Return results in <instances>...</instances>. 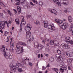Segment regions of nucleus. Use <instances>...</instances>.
<instances>
[{
  "instance_id": "1",
  "label": "nucleus",
  "mask_w": 73,
  "mask_h": 73,
  "mask_svg": "<svg viewBox=\"0 0 73 73\" xmlns=\"http://www.w3.org/2000/svg\"><path fill=\"white\" fill-rule=\"evenodd\" d=\"M56 60L57 62H62L63 61L62 57L59 54H56Z\"/></svg>"
},
{
  "instance_id": "2",
  "label": "nucleus",
  "mask_w": 73,
  "mask_h": 73,
  "mask_svg": "<svg viewBox=\"0 0 73 73\" xmlns=\"http://www.w3.org/2000/svg\"><path fill=\"white\" fill-rule=\"evenodd\" d=\"M35 48H37L39 50H42L43 48H44V46L37 42L35 43Z\"/></svg>"
},
{
  "instance_id": "3",
  "label": "nucleus",
  "mask_w": 73,
  "mask_h": 73,
  "mask_svg": "<svg viewBox=\"0 0 73 73\" xmlns=\"http://www.w3.org/2000/svg\"><path fill=\"white\" fill-rule=\"evenodd\" d=\"M48 30L50 32H53L54 30H55V28L53 24H50V25L48 26Z\"/></svg>"
},
{
  "instance_id": "4",
  "label": "nucleus",
  "mask_w": 73,
  "mask_h": 73,
  "mask_svg": "<svg viewBox=\"0 0 73 73\" xmlns=\"http://www.w3.org/2000/svg\"><path fill=\"white\" fill-rule=\"evenodd\" d=\"M1 23H0V28L1 29H3L4 27H5V24H7V22L6 21H2L1 22Z\"/></svg>"
},
{
  "instance_id": "5",
  "label": "nucleus",
  "mask_w": 73,
  "mask_h": 73,
  "mask_svg": "<svg viewBox=\"0 0 73 73\" xmlns=\"http://www.w3.org/2000/svg\"><path fill=\"white\" fill-rule=\"evenodd\" d=\"M68 23H66V22L64 23L62 26H60V28L62 29H63L64 30L65 29H66L68 27Z\"/></svg>"
},
{
  "instance_id": "6",
  "label": "nucleus",
  "mask_w": 73,
  "mask_h": 73,
  "mask_svg": "<svg viewBox=\"0 0 73 73\" xmlns=\"http://www.w3.org/2000/svg\"><path fill=\"white\" fill-rule=\"evenodd\" d=\"M69 38H70L69 36L66 37L65 39L66 42H67L68 44H69L70 43V44H71L72 45H73V40L70 41V40H69Z\"/></svg>"
},
{
  "instance_id": "7",
  "label": "nucleus",
  "mask_w": 73,
  "mask_h": 73,
  "mask_svg": "<svg viewBox=\"0 0 73 73\" xmlns=\"http://www.w3.org/2000/svg\"><path fill=\"white\" fill-rule=\"evenodd\" d=\"M25 29L27 32H31L30 31L31 30V26L29 24H27L25 27Z\"/></svg>"
},
{
  "instance_id": "8",
  "label": "nucleus",
  "mask_w": 73,
  "mask_h": 73,
  "mask_svg": "<svg viewBox=\"0 0 73 73\" xmlns=\"http://www.w3.org/2000/svg\"><path fill=\"white\" fill-rule=\"evenodd\" d=\"M31 32H26V36H27V38L28 40V41H31V40H32V38H30V36H31Z\"/></svg>"
},
{
  "instance_id": "9",
  "label": "nucleus",
  "mask_w": 73,
  "mask_h": 73,
  "mask_svg": "<svg viewBox=\"0 0 73 73\" xmlns=\"http://www.w3.org/2000/svg\"><path fill=\"white\" fill-rule=\"evenodd\" d=\"M60 3L63 4V5H68L69 4V2L67 0H61L60 1Z\"/></svg>"
},
{
  "instance_id": "10",
  "label": "nucleus",
  "mask_w": 73,
  "mask_h": 73,
  "mask_svg": "<svg viewBox=\"0 0 73 73\" xmlns=\"http://www.w3.org/2000/svg\"><path fill=\"white\" fill-rule=\"evenodd\" d=\"M61 45L62 46L64 49H69L70 47V46L68 45V44H66L63 43Z\"/></svg>"
},
{
  "instance_id": "11",
  "label": "nucleus",
  "mask_w": 73,
  "mask_h": 73,
  "mask_svg": "<svg viewBox=\"0 0 73 73\" xmlns=\"http://www.w3.org/2000/svg\"><path fill=\"white\" fill-rule=\"evenodd\" d=\"M10 66L11 68V72H15L16 68L13 65V64H10Z\"/></svg>"
},
{
  "instance_id": "12",
  "label": "nucleus",
  "mask_w": 73,
  "mask_h": 73,
  "mask_svg": "<svg viewBox=\"0 0 73 73\" xmlns=\"http://www.w3.org/2000/svg\"><path fill=\"white\" fill-rule=\"evenodd\" d=\"M22 50H23V48L20 46L17 48L16 52L18 54H20L21 53H22Z\"/></svg>"
},
{
  "instance_id": "13",
  "label": "nucleus",
  "mask_w": 73,
  "mask_h": 73,
  "mask_svg": "<svg viewBox=\"0 0 73 73\" xmlns=\"http://www.w3.org/2000/svg\"><path fill=\"white\" fill-rule=\"evenodd\" d=\"M48 11H50L51 13H52L53 14H56V10L54 9H48Z\"/></svg>"
},
{
  "instance_id": "14",
  "label": "nucleus",
  "mask_w": 73,
  "mask_h": 73,
  "mask_svg": "<svg viewBox=\"0 0 73 73\" xmlns=\"http://www.w3.org/2000/svg\"><path fill=\"white\" fill-rule=\"evenodd\" d=\"M2 48H0V50L2 51V52H3L4 53L5 52V47L4 46V45H2Z\"/></svg>"
},
{
  "instance_id": "15",
  "label": "nucleus",
  "mask_w": 73,
  "mask_h": 73,
  "mask_svg": "<svg viewBox=\"0 0 73 73\" xmlns=\"http://www.w3.org/2000/svg\"><path fill=\"white\" fill-rule=\"evenodd\" d=\"M65 65H64V64H60V66H61L62 68H63V70H67V68L65 66Z\"/></svg>"
},
{
  "instance_id": "16",
  "label": "nucleus",
  "mask_w": 73,
  "mask_h": 73,
  "mask_svg": "<svg viewBox=\"0 0 73 73\" xmlns=\"http://www.w3.org/2000/svg\"><path fill=\"white\" fill-rule=\"evenodd\" d=\"M19 21L20 20L19 19L17 18L15 19V21L17 25H19V24H20V22Z\"/></svg>"
},
{
  "instance_id": "17",
  "label": "nucleus",
  "mask_w": 73,
  "mask_h": 73,
  "mask_svg": "<svg viewBox=\"0 0 73 73\" xmlns=\"http://www.w3.org/2000/svg\"><path fill=\"white\" fill-rule=\"evenodd\" d=\"M4 57L6 58H7V59H8V58H9V55L8 54H7V53L5 52H4Z\"/></svg>"
},
{
  "instance_id": "18",
  "label": "nucleus",
  "mask_w": 73,
  "mask_h": 73,
  "mask_svg": "<svg viewBox=\"0 0 73 73\" xmlns=\"http://www.w3.org/2000/svg\"><path fill=\"white\" fill-rule=\"evenodd\" d=\"M17 10L18 11V13L19 14L21 13V8L20 7H17Z\"/></svg>"
},
{
  "instance_id": "19",
  "label": "nucleus",
  "mask_w": 73,
  "mask_h": 73,
  "mask_svg": "<svg viewBox=\"0 0 73 73\" xmlns=\"http://www.w3.org/2000/svg\"><path fill=\"white\" fill-rule=\"evenodd\" d=\"M52 70L55 71V72H57L58 71V70L56 68H51Z\"/></svg>"
},
{
  "instance_id": "20",
  "label": "nucleus",
  "mask_w": 73,
  "mask_h": 73,
  "mask_svg": "<svg viewBox=\"0 0 73 73\" xmlns=\"http://www.w3.org/2000/svg\"><path fill=\"white\" fill-rule=\"evenodd\" d=\"M19 44H20V45H22L23 46H26V44L25 43L22 42H19Z\"/></svg>"
},
{
  "instance_id": "21",
  "label": "nucleus",
  "mask_w": 73,
  "mask_h": 73,
  "mask_svg": "<svg viewBox=\"0 0 73 73\" xmlns=\"http://www.w3.org/2000/svg\"><path fill=\"white\" fill-rule=\"evenodd\" d=\"M40 39H41V40H42V42L43 43V44H44L46 40L45 39H44V38H41Z\"/></svg>"
},
{
  "instance_id": "22",
  "label": "nucleus",
  "mask_w": 73,
  "mask_h": 73,
  "mask_svg": "<svg viewBox=\"0 0 73 73\" xmlns=\"http://www.w3.org/2000/svg\"><path fill=\"white\" fill-rule=\"evenodd\" d=\"M50 45H54V41L53 40H50Z\"/></svg>"
},
{
  "instance_id": "23",
  "label": "nucleus",
  "mask_w": 73,
  "mask_h": 73,
  "mask_svg": "<svg viewBox=\"0 0 73 73\" xmlns=\"http://www.w3.org/2000/svg\"><path fill=\"white\" fill-rule=\"evenodd\" d=\"M21 24L23 25H25V24H26V22L25 21V20H22V21H21Z\"/></svg>"
},
{
  "instance_id": "24",
  "label": "nucleus",
  "mask_w": 73,
  "mask_h": 73,
  "mask_svg": "<svg viewBox=\"0 0 73 73\" xmlns=\"http://www.w3.org/2000/svg\"><path fill=\"white\" fill-rule=\"evenodd\" d=\"M16 1L19 2H20L21 1V3H24L25 0H16Z\"/></svg>"
},
{
  "instance_id": "25",
  "label": "nucleus",
  "mask_w": 73,
  "mask_h": 73,
  "mask_svg": "<svg viewBox=\"0 0 73 73\" xmlns=\"http://www.w3.org/2000/svg\"><path fill=\"white\" fill-rule=\"evenodd\" d=\"M11 49H9V51L12 52H14V49H13V47H11Z\"/></svg>"
},
{
  "instance_id": "26",
  "label": "nucleus",
  "mask_w": 73,
  "mask_h": 73,
  "mask_svg": "<svg viewBox=\"0 0 73 73\" xmlns=\"http://www.w3.org/2000/svg\"><path fill=\"white\" fill-rule=\"evenodd\" d=\"M58 44H59V43H58V42L57 41H54V45H58Z\"/></svg>"
},
{
  "instance_id": "27",
  "label": "nucleus",
  "mask_w": 73,
  "mask_h": 73,
  "mask_svg": "<svg viewBox=\"0 0 73 73\" xmlns=\"http://www.w3.org/2000/svg\"><path fill=\"white\" fill-rule=\"evenodd\" d=\"M7 13L9 14V15L11 16H12V14L11 13V11L9 10H8L7 11Z\"/></svg>"
},
{
  "instance_id": "28",
  "label": "nucleus",
  "mask_w": 73,
  "mask_h": 73,
  "mask_svg": "<svg viewBox=\"0 0 73 73\" xmlns=\"http://www.w3.org/2000/svg\"><path fill=\"white\" fill-rule=\"evenodd\" d=\"M67 62L68 64H70L72 62V60L71 59H68L67 60Z\"/></svg>"
},
{
  "instance_id": "29",
  "label": "nucleus",
  "mask_w": 73,
  "mask_h": 73,
  "mask_svg": "<svg viewBox=\"0 0 73 73\" xmlns=\"http://www.w3.org/2000/svg\"><path fill=\"white\" fill-rule=\"evenodd\" d=\"M66 56H68V57H71V56H70V54H69V53L66 52Z\"/></svg>"
},
{
  "instance_id": "30",
  "label": "nucleus",
  "mask_w": 73,
  "mask_h": 73,
  "mask_svg": "<svg viewBox=\"0 0 73 73\" xmlns=\"http://www.w3.org/2000/svg\"><path fill=\"white\" fill-rule=\"evenodd\" d=\"M53 1L55 3H56V4L58 3L59 1L58 0H53Z\"/></svg>"
},
{
  "instance_id": "31",
  "label": "nucleus",
  "mask_w": 73,
  "mask_h": 73,
  "mask_svg": "<svg viewBox=\"0 0 73 73\" xmlns=\"http://www.w3.org/2000/svg\"><path fill=\"white\" fill-rule=\"evenodd\" d=\"M18 70L19 72H23V70L21 68L18 69Z\"/></svg>"
},
{
  "instance_id": "32",
  "label": "nucleus",
  "mask_w": 73,
  "mask_h": 73,
  "mask_svg": "<svg viewBox=\"0 0 73 73\" xmlns=\"http://www.w3.org/2000/svg\"><path fill=\"white\" fill-rule=\"evenodd\" d=\"M49 60L50 61L52 62V61H53L54 60V58H50Z\"/></svg>"
},
{
  "instance_id": "33",
  "label": "nucleus",
  "mask_w": 73,
  "mask_h": 73,
  "mask_svg": "<svg viewBox=\"0 0 73 73\" xmlns=\"http://www.w3.org/2000/svg\"><path fill=\"white\" fill-rule=\"evenodd\" d=\"M20 2H19V1H17V3L15 4V5H20Z\"/></svg>"
},
{
  "instance_id": "34",
  "label": "nucleus",
  "mask_w": 73,
  "mask_h": 73,
  "mask_svg": "<svg viewBox=\"0 0 73 73\" xmlns=\"http://www.w3.org/2000/svg\"><path fill=\"white\" fill-rule=\"evenodd\" d=\"M43 23H44V25L48 24V22L47 21H44L43 22Z\"/></svg>"
},
{
  "instance_id": "35",
  "label": "nucleus",
  "mask_w": 73,
  "mask_h": 73,
  "mask_svg": "<svg viewBox=\"0 0 73 73\" xmlns=\"http://www.w3.org/2000/svg\"><path fill=\"white\" fill-rule=\"evenodd\" d=\"M10 46L11 48L14 47V46L13 45V44L11 43L10 44Z\"/></svg>"
},
{
  "instance_id": "36",
  "label": "nucleus",
  "mask_w": 73,
  "mask_h": 73,
  "mask_svg": "<svg viewBox=\"0 0 73 73\" xmlns=\"http://www.w3.org/2000/svg\"><path fill=\"white\" fill-rule=\"evenodd\" d=\"M57 52L58 54H61V51H60L59 50H58L57 51Z\"/></svg>"
},
{
  "instance_id": "37",
  "label": "nucleus",
  "mask_w": 73,
  "mask_h": 73,
  "mask_svg": "<svg viewBox=\"0 0 73 73\" xmlns=\"http://www.w3.org/2000/svg\"><path fill=\"white\" fill-rule=\"evenodd\" d=\"M39 4L40 5H42V4H43V3H42V2L41 1H39Z\"/></svg>"
},
{
  "instance_id": "38",
  "label": "nucleus",
  "mask_w": 73,
  "mask_h": 73,
  "mask_svg": "<svg viewBox=\"0 0 73 73\" xmlns=\"http://www.w3.org/2000/svg\"><path fill=\"white\" fill-rule=\"evenodd\" d=\"M59 20H59L58 19H56L55 20V21H56V22L57 23H58Z\"/></svg>"
},
{
  "instance_id": "39",
  "label": "nucleus",
  "mask_w": 73,
  "mask_h": 73,
  "mask_svg": "<svg viewBox=\"0 0 73 73\" xmlns=\"http://www.w3.org/2000/svg\"><path fill=\"white\" fill-rule=\"evenodd\" d=\"M68 12V9H65L64 10V12L65 13H67V12Z\"/></svg>"
},
{
  "instance_id": "40",
  "label": "nucleus",
  "mask_w": 73,
  "mask_h": 73,
  "mask_svg": "<svg viewBox=\"0 0 73 73\" xmlns=\"http://www.w3.org/2000/svg\"><path fill=\"white\" fill-rule=\"evenodd\" d=\"M62 23V21L60 20H59L58 23H59V24H61V23Z\"/></svg>"
},
{
  "instance_id": "41",
  "label": "nucleus",
  "mask_w": 73,
  "mask_h": 73,
  "mask_svg": "<svg viewBox=\"0 0 73 73\" xmlns=\"http://www.w3.org/2000/svg\"><path fill=\"white\" fill-rule=\"evenodd\" d=\"M30 4L31 5H32V6H34L35 5L34 4H33V3L32 2H30Z\"/></svg>"
},
{
  "instance_id": "42",
  "label": "nucleus",
  "mask_w": 73,
  "mask_h": 73,
  "mask_svg": "<svg viewBox=\"0 0 73 73\" xmlns=\"http://www.w3.org/2000/svg\"><path fill=\"white\" fill-rule=\"evenodd\" d=\"M21 19L22 20L21 21H22V20H24V17L23 16H22L21 17Z\"/></svg>"
},
{
  "instance_id": "43",
  "label": "nucleus",
  "mask_w": 73,
  "mask_h": 73,
  "mask_svg": "<svg viewBox=\"0 0 73 73\" xmlns=\"http://www.w3.org/2000/svg\"><path fill=\"white\" fill-rule=\"evenodd\" d=\"M20 65L21 67H24L25 66V65L24 64H21Z\"/></svg>"
},
{
  "instance_id": "44",
  "label": "nucleus",
  "mask_w": 73,
  "mask_h": 73,
  "mask_svg": "<svg viewBox=\"0 0 73 73\" xmlns=\"http://www.w3.org/2000/svg\"><path fill=\"white\" fill-rule=\"evenodd\" d=\"M19 65L18 64L15 65V66H14V67H15V68H19Z\"/></svg>"
},
{
  "instance_id": "45",
  "label": "nucleus",
  "mask_w": 73,
  "mask_h": 73,
  "mask_svg": "<svg viewBox=\"0 0 73 73\" xmlns=\"http://www.w3.org/2000/svg\"><path fill=\"white\" fill-rule=\"evenodd\" d=\"M9 58H10V59H11L12 58V56L11 55H10L9 56Z\"/></svg>"
},
{
  "instance_id": "46",
  "label": "nucleus",
  "mask_w": 73,
  "mask_h": 73,
  "mask_svg": "<svg viewBox=\"0 0 73 73\" xmlns=\"http://www.w3.org/2000/svg\"><path fill=\"white\" fill-rule=\"evenodd\" d=\"M56 4H58V5L60 7L61 5V4H60V2H59V1L58 3H57Z\"/></svg>"
},
{
  "instance_id": "47",
  "label": "nucleus",
  "mask_w": 73,
  "mask_h": 73,
  "mask_svg": "<svg viewBox=\"0 0 73 73\" xmlns=\"http://www.w3.org/2000/svg\"><path fill=\"white\" fill-rule=\"evenodd\" d=\"M0 5H1V6H4V4H3V3H2V2H1L0 3Z\"/></svg>"
},
{
  "instance_id": "48",
  "label": "nucleus",
  "mask_w": 73,
  "mask_h": 73,
  "mask_svg": "<svg viewBox=\"0 0 73 73\" xmlns=\"http://www.w3.org/2000/svg\"><path fill=\"white\" fill-rule=\"evenodd\" d=\"M24 58L25 60H29V58H26L25 57H24Z\"/></svg>"
},
{
  "instance_id": "49",
  "label": "nucleus",
  "mask_w": 73,
  "mask_h": 73,
  "mask_svg": "<svg viewBox=\"0 0 73 73\" xmlns=\"http://www.w3.org/2000/svg\"><path fill=\"white\" fill-rule=\"evenodd\" d=\"M60 70L62 72H63V71H64V70H63L62 68H60Z\"/></svg>"
},
{
  "instance_id": "50",
  "label": "nucleus",
  "mask_w": 73,
  "mask_h": 73,
  "mask_svg": "<svg viewBox=\"0 0 73 73\" xmlns=\"http://www.w3.org/2000/svg\"><path fill=\"white\" fill-rule=\"evenodd\" d=\"M44 25V28H47V27H48V24H46V25Z\"/></svg>"
},
{
  "instance_id": "51",
  "label": "nucleus",
  "mask_w": 73,
  "mask_h": 73,
  "mask_svg": "<svg viewBox=\"0 0 73 73\" xmlns=\"http://www.w3.org/2000/svg\"><path fill=\"white\" fill-rule=\"evenodd\" d=\"M42 69H43V70H45V69H46V68H45V67L44 66H43L42 67Z\"/></svg>"
},
{
  "instance_id": "52",
  "label": "nucleus",
  "mask_w": 73,
  "mask_h": 73,
  "mask_svg": "<svg viewBox=\"0 0 73 73\" xmlns=\"http://www.w3.org/2000/svg\"><path fill=\"white\" fill-rule=\"evenodd\" d=\"M13 10L14 11H15V13H17V11L16 10H15V9H13Z\"/></svg>"
},
{
  "instance_id": "53",
  "label": "nucleus",
  "mask_w": 73,
  "mask_h": 73,
  "mask_svg": "<svg viewBox=\"0 0 73 73\" xmlns=\"http://www.w3.org/2000/svg\"><path fill=\"white\" fill-rule=\"evenodd\" d=\"M70 32L72 31V28H71L70 27Z\"/></svg>"
},
{
  "instance_id": "54",
  "label": "nucleus",
  "mask_w": 73,
  "mask_h": 73,
  "mask_svg": "<svg viewBox=\"0 0 73 73\" xmlns=\"http://www.w3.org/2000/svg\"><path fill=\"white\" fill-rule=\"evenodd\" d=\"M12 23V21H9V23L8 24H11Z\"/></svg>"
},
{
  "instance_id": "55",
  "label": "nucleus",
  "mask_w": 73,
  "mask_h": 73,
  "mask_svg": "<svg viewBox=\"0 0 73 73\" xmlns=\"http://www.w3.org/2000/svg\"><path fill=\"white\" fill-rule=\"evenodd\" d=\"M45 56H46V57H48V56H49V55L48 54H44Z\"/></svg>"
},
{
  "instance_id": "56",
  "label": "nucleus",
  "mask_w": 73,
  "mask_h": 73,
  "mask_svg": "<svg viewBox=\"0 0 73 73\" xmlns=\"http://www.w3.org/2000/svg\"><path fill=\"white\" fill-rule=\"evenodd\" d=\"M5 32L6 33H7V34H9V32L7 31H5Z\"/></svg>"
},
{
  "instance_id": "57",
  "label": "nucleus",
  "mask_w": 73,
  "mask_h": 73,
  "mask_svg": "<svg viewBox=\"0 0 73 73\" xmlns=\"http://www.w3.org/2000/svg\"><path fill=\"white\" fill-rule=\"evenodd\" d=\"M70 27L72 28H73V25L72 24L71 25Z\"/></svg>"
},
{
  "instance_id": "58",
  "label": "nucleus",
  "mask_w": 73,
  "mask_h": 73,
  "mask_svg": "<svg viewBox=\"0 0 73 73\" xmlns=\"http://www.w3.org/2000/svg\"><path fill=\"white\" fill-rule=\"evenodd\" d=\"M34 3H36V4H38V3L37 2V1H35Z\"/></svg>"
},
{
  "instance_id": "59",
  "label": "nucleus",
  "mask_w": 73,
  "mask_h": 73,
  "mask_svg": "<svg viewBox=\"0 0 73 73\" xmlns=\"http://www.w3.org/2000/svg\"><path fill=\"white\" fill-rule=\"evenodd\" d=\"M40 54H38V58H40Z\"/></svg>"
},
{
  "instance_id": "60",
  "label": "nucleus",
  "mask_w": 73,
  "mask_h": 73,
  "mask_svg": "<svg viewBox=\"0 0 73 73\" xmlns=\"http://www.w3.org/2000/svg\"><path fill=\"white\" fill-rule=\"evenodd\" d=\"M23 64H26L25 61V60L23 61Z\"/></svg>"
},
{
  "instance_id": "61",
  "label": "nucleus",
  "mask_w": 73,
  "mask_h": 73,
  "mask_svg": "<svg viewBox=\"0 0 73 73\" xmlns=\"http://www.w3.org/2000/svg\"><path fill=\"white\" fill-rule=\"evenodd\" d=\"M27 16L28 17H31V15H27Z\"/></svg>"
},
{
  "instance_id": "62",
  "label": "nucleus",
  "mask_w": 73,
  "mask_h": 73,
  "mask_svg": "<svg viewBox=\"0 0 73 73\" xmlns=\"http://www.w3.org/2000/svg\"><path fill=\"white\" fill-rule=\"evenodd\" d=\"M0 32H1V33H3V31L0 29Z\"/></svg>"
},
{
  "instance_id": "63",
  "label": "nucleus",
  "mask_w": 73,
  "mask_h": 73,
  "mask_svg": "<svg viewBox=\"0 0 73 73\" xmlns=\"http://www.w3.org/2000/svg\"><path fill=\"white\" fill-rule=\"evenodd\" d=\"M7 26L8 28H9V23H7Z\"/></svg>"
},
{
  "instance_id": "64",
  "label": "nucleus",
  "mask_w": 73,
  "mask_h": 73,
  "mask_svg": "<svg viewBox=\"0 0 73 73\" xmlns=\"http://www.w3.org/2000/svg\"><path fill=\"white\" fill-rule=\"evenodd\" d=\"M49 64H47V67H49Z\"/></svg>"
}]
</instances>
